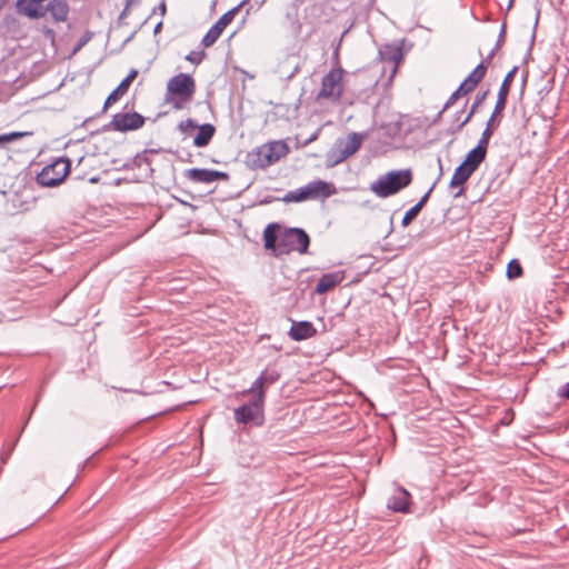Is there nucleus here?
Wrapping results in <instances>:
<instances>
[{
	"instance_id": "obj_24",
	"label": "nucleus",
	"mask_w": 569,
	"mask_h": 569,
	"mask_svg": "<svg viewBox=\"0 0 569 569\" xmlns=\"http://www.w3.org/2000/svg\"><path fill=\"white\" fill-rule=\"evenodd\" d=\"M263 146L268 152V157L271 164L280 160L289 152V147L287 146L286 142L281 140L264 143Z\"/></svg>"
},
{
	"instance_id": "obj_44",
	"label": "nucleus",
	"mask_w": 569,
	"mask_h": 569,
	"mask_svg": "<svg viewBox=\"0 0 569 569\" xmlns=\"http://www.w3.org/2000/svg\"><path fill=\"white\" fill-rule=\"evenodd\" d=\"M142 151L146 152L147 157H150L151 154H157V153L161 152L162 149L161 148H158V149L150 148V149H144Z\"/></svg>"
},
{
	"instance_id": "obj_11",
	"label": "nucleus",
	"mask_w": 569,
	"mask_h": 569,
	"mask_svg": "<svg viewBox=\"0 0 569 569\" xmlns=\"http://www.w3.org/2000/svg\"><path fill=\"white\" fill-rule=\"evenodd\" d=\"M518 71V67L515 66L511 70L508 71V73L505 76L500 88L498 90L497 94V101L493 108V116H501L502 111L506 108L508 94L510 91L511 82L515 78V74Z\"/></svg>"
},
{
	"instance_id": "obj_8",
	"label": "nucleus",
	"mask_w": 569,
	"mask_h": 569,
	"mask_svg": "<svg viewBox=\"0 0 569 569\" xmlns=\"http://www.w3.org/2000/svg\"><path fill=\"white\" fill-rule=\"evenodd\" d=\"M249 1L250 0H242L236 7L224 12L203 36L201 44L204 48L211 47L219 39L224 28L233 20L239 10Z\"/></svg>"
},
{
	"instance_id": "obj_3",
	"label": "nucleus",
	"mask_w": 569,
	"mask_h": 569,
	"mask_svg": "<svg viewBox=\"0 0 569 569\" xmlns=\"http://www.w3.org/2000/svg\"><path fill=\"white\" fill-rule=\"evenodd\" d=\"M196 91L194 79L188 73H178L167 83L166 101L173 108H182V103L191 100Z\"/></svg>"
},
{
	"instance_id": "obj_31",
	"label": "nucleus",
	"mask_w": 569,
	"mask_h": 569,
	"mask_svg": "<svg viewBox=\"0 0 569 569\" xmlns=\"http://www.w3.org/2000/svg\"><path fill=\"white\" fill-rule=\"evenodd\" d=\"M522 267L517 259L510 260L509 263L507 264L506 274L509 280L519 278L522 274Z\"/></svg>"
},
{
	"instance_id": "obj_29",
	"label": "nucleus",
	"mask_w": 569,
	"mask_h": 569,
	"mask_svg": "<svg viewBox=\"0 0 569 569\" xmlns=\"http://www.w3.org/2000/svg\"><path fill=\"white\" fill-rule=\"evenodd\" d=\"M487 71V64L485 61H481L476 66V68L467 76L465 81L470 84L473 89L477 88L479 82L483 79Z\"/></svg>"
},
{
	"instance_id": "obj_42",
	"label": "nucleus",
	"mask_w": 569,
	"mask_h": 569,
	"mask_svg": "<svg viewBox=\"0 0 569 569\" xmlns=\"http://www.w3.org/2000/svg\"><path fill=\"white\" fill-rule=\"evenodd\" d=\"M505 40H506V23L503 22L500 28L497 41H499V43H503Z\"/></svg>"
},
{
	"instance_id": "obj_23",
	"label": "nucleus",
	"mask_w": 569,
	"mask_h": 569,
	"mask_svg": "<svg viewBox=\"0 0 569 569\" xmlns=\"http://www.w3.org/2000/svg\"><path fill=\"white\" fill-rule=\"evenodd\" d=\"M152 160L150 157H147L146 152L141 151L138 152L134 157L129 159L124 164L123 168L126 170H134V169H141L143 166L148 167L149 177L153 176L154 169L152 168Z\"/></svg>"
},
{
	"instance_id": "obj_49",
	"label": "nucleus",
	"mask_w": 569,
	"mask_h": 569,
	"mask_svg": "<svg viewBox=\"0 0 569 569\" xmlns=\"http://www.w3.org/2000/svg\"><path fill=\"white\" fill-rule=\"evenodd\" d=\"M462 193H463V188L461 187V188H460V189H459V190L453 194V197H455V198H458V197H460Z\"/></svg>"
},
{
	"instance_id": "obj_39",
	"label": "nucleus",
	"mask_w": 569,
	"mask_h": 569,
	"mask_svg": "<svg viewBox=\"0 0 569 569\" xmlns=\"http://www.w3.org/2000/svg\"><path fill=\"white\" fill-rule=\"evenodd\" d=\"M433 187L435 184H432L430 187V189L420 198V200L415 204L416 207H418L420 210L423 208V206L426 204V202L428 201L429 197H430V193L431 191L433 190Z\"/></svg>"
},
{
	"instance_id": "obj_26",
	"label": "nucleus",
	"mask_w": 569,
	"mask_h": 569,
	"mask_svg": "<svg viewBox=\"0 0 569 569\" xmlns=\"http://www.w3.org/2000/svg\"><path fill=\"white\" fill-rule=\"evenodd\" d=\"M475 89L468 84L465 80L459 84V87L450 94V97L445 102L442 109L438 113V118L449 109L460 97L466 96L473 91Z\"/></svg>"
},
{
	"instance_id": "obj_19",
	"label": "nucleus",
	"mask_w": 569,
	"mask_h": 569,
	"mask_svg": "<svg viewBox=\"0 0 569 569\" xmlns=\"http://www.w3.org/2000/svg\"><path fill=\"white\" fill-rule=\"evenodd\" d=\"M46 13L49 12L54 22H64L69 13L67 0H48L44 4Z\"/></svg>"
},
{
	"instance_id": "obj_7",
	"label": "nucleus",
	"mask_w": 569,
	"mask_h": 569,
	"mask_svg": "<svg viewBox=\"0 0 569 569\" xmlns=\"http://www.w3.org/2000/svg\"><path fill=\"white\" fill-rule=\"evenodd\" d=\"M144 117L139 112H118L112 116L109 123L103 126V131H133L140 129L144 124Z\"/></svg>"
},
{
	"instance_id": "obj_53",
	"label": "nucleus",
	"mask_w": 569,
	"mask_h": 569,
	"mask_svg": "<svg viewBox=\"0 0 569 569\" xmlns=\"http://www.w3.org/2000/svg\"><path fill=\"white\" fill-rule=\"evenodd\" d=\"M503 43H499V41L496 42V46L492 48V49H496V51H498V49L502 46Z\"/></svg>"
},
{
	"instance_id": "obj_21",
	"label": "nucleus",
	"mask_w": 569,
	"mask_h": 569,
	"mask_svg": "<svg viewBox=\"0 0 569 569\" xmlns=\"http://www.w3.org/2000/svg\"><path fill=\"white\" fill-rule=\"evenodd\" d=\"M487 150V148L477 143L475 148L468 151L462 163L475 172L486 159Z\"/></svg>"
},
{
	"instance_id": "obj_5",
	"label": "nucleus",
	"mask_w": 569,
	"mask_h": 569,
	"mask_svg": "<svg viewBox=\"0 0 569 569\" xmlns=\"http://www.w3.org/2000/svg\"><path fill=\"white\" fill-rule=\"evenodd\" d=\"M264 402L261 401V395L253 397L249 402L234 409L233 417L237 423H250L262 426L264 422L263 412Z\"/></svg>"
},
{
	"instance_id": "obj_1",
	"label": "nucleus",
	"mask_w": 569,
	"mask_h": 569,
	"mask_svg": "<svg viewBox=\"0 0 569 569\" xmlns=\"http://www.w3.org/2000/svg\"><path fill=\"white\" fill-rule=\"evenodd\" d=\"M281 226L278 222H270L262 233L263 247L276 258L291 252L307 253L310 246V237L305 229L298 227L284 228L280 233Z\"/></svg>"
},
{
	"instance_id": "obj_4",
	"label": "nucleus",
	"mask_w": 569,
	"mask_h": 569,
	"mask_svg": "<svg viewBox=\"0 0 569 569\" xmlns=\"http://www.w3.org/2000/svg\"><path fill=\"white\" fill-rule=\"evenodd\" d=\"M71 162L68 158L61 157L44 166L37 176V182L43 187H56L60 184L70 172Z\"/></svg>"
},
{
	"instance_id": "obj_43",
	"label": "nucleus",
	"mask_w": 569,
	"mask_h": 569,
	"mask_svg": "<svg viewBox=\"0 0 569 569\" xmlns=\"http://www.w3.org/2000/svg\"><path fill=\"white\" fill-rule=\"evenodd\" d=\"M129 9L128 6H124L123 10L120 12L119 17H118V23L121 24L122 23V20H124L129 13Z\"/></svg>"
},
{
	"instance_id": "obj_28",
	"label": "nucleus",
	"mask_w": 569,
	"mask_h": 569,
	"mask_svg": "<svg viewBox=\"0 0 569 569\" xmlns=\"http://www.w3.org/2000/svg\"><path fill=\"white\" fill-rule=\"evenodd\" d=\"M379 54L382 60L398 63L402 59L401 47L396 44H385L379 50Z\"/></svg>"
},
{
	"instance_id": "obj_10",
	"label": "nucleus",
	"mask_w": 569,
	"mask_h": 569,
	"mask_svg": "<svg viewBox=\"0 0 569 569\" xmlns=\"http://www.w3.org/2000/svg\"><path fill=\"white\" fill-rule=\"evenodd\" d=\"M47 0H17L16 10L29 19H40L46 16L44 2Z\"/></svg>"
},
{
	"instance_id": "obj_16",
	"label": "nucleus",
	"mask_w": 569,
	"mask_h": 569,
	"mask_svg": "<svg viewBox=\"0 0 569 569\" xmlns=\"http://www.w3.org/2000/svg\"><path fill=\"white\" fill-rule=\"evenodd\" d=\"M345 278L343 271H333L323 273L318 280L313 292L317 295H323L339 284Z\"/></svg>"
},
{
	"instance_id": "obj_17",
	"label": "nucleus",
	"mask_w": 569,
	"mask_h": 569,
	"mask_svg": "<svg viewBox=\"0 0 569 569\" xmlns=\"http://www.w3.org/2000/svg\"><path fill=\"white\" fill-rule=\"evenodd\" d=\"M308 199L329 198L336 190L331 183L322 180H313L306 184Z\"/></svg>"
},
{
	"instance_id": "obj_54",
	"label": "nucleus",
	"mask_w": 569,
	"mask_h": 569,
	"mask_svg": "<svg viewBox=\"0 0 569 569\" xmlns=\"http://www.w3.org/2000/svg\"><path fill=\"white\" fill-rule=\"evenodd\" d=\"M512 3H513V0H509L508 9L512 6Z\"/></svg>"
},
{
	"instance_id": "obj_12",
	"label": "nucleus",
	"mask_w": 569,
	"mask_h": 569,
	"mask_svg": "<svg viewBox=\"0 0 569 569\" xmlns=\"http://www.w3.org/2000/svg\"><path fill=\"white\" fill-rule=\"evenodd\" d=\"M410 493L402 487H397L389 497L387 508L393 512L408 513L410 511Z\"/></svg>"
},
{
	"instance_id": "obj_6",
	"label": "nucleus",
	"mask_w": 569,
	"mask_h": 569,
	"mask_svg": "<svg viewBox=\"0 0 569 569\" xmlns=\"http://www.w3.org/2000/svg\"><path fill=\"white\" fill-rule=\"evenodd\" d=\"M342 76V68L330 69L321 79V88L317 94V99L339 101L343 92Z\"/></svg>"
},
{
	"instance_id": "obj_40",
	"label": "nucleus",
	"mask_w": 569,
	"mask_h": 569,
	"mask_svg": "<svg viewBox=\"0 0 569 569\" xmlns=\"http://www.w3.org/2000/svg\"><path fill=\"white\" fill-rule=\"evenodd\" d=\"M557 396L562 399H569V381L558 389Z\"/></svg>"
},
{
	"instance_id": "obj_36",
	"label": "nucleus",
	"mask_w": 569,
	"mask_h": 569,
	"mask_svg": "<svg viewBox=\"0 0 569 569\" xmlns=\"http://www.w3.org/2000/svg\"><path fill=\"white\" fill-rule=\"evenodd\" d=\"M420 211L421 210L416 206L407 210L405 216L402 217L401 226L405 228L408 227L411 223V221L419 214Z\"/></svg>"
},
{
	"instance_id": "obj_30",
	"label": "nucleus",
	"mask_w": 569,
	"mask_h": 569,
	"mask_svg": "<svg viewBox=\"0 0 569 569\" xmlns=\"http://www.w3.org/2000/svg\"><path fill=\"white\" fill-rule=\"evenodd\" d=\"M308 199L306 186L288 191L281 200L283 202H301Z\"/></svg>"
},
{
	"instance_id": "obj_32",
	"label": "nucleus",
	"mask_w": 569,
	"mask_h": 569,
	"mask_svg": "<svg viewBox=\"0 0 569 569\" xmlns=\"http://www.w3.org/2000/svg\"><path fill=\"white\" fill-rule=\"evenodd\" d=\"M264 381L261 376H259L250 386V388L246 392H252L253 397H258L261 395V401L264 402L266 392H264Z\"/></svg>"
},
{
	"instance_id": "obj_46",
	"label": "nucleus",
	"mask_w": 569,
	"mask_h": 569,
	"mask_svg": "<svg viewBox=\"0 0 569 569\" xmlns=\"http://www.w3.org/2000/svg\"><path fill=\"white\" fill-rule=\"evenodd\" d=\"M159 9L161 11V14H164V12H166V3H164V1H161V3L159 4Z\"/></svg>"
},
{
	"instance_id": "obj_25",
	"label": "nucleus",
	"mask_w": 569,
	"mask_h": 569,
	"mask_svg": "<svg viewBox=\"0 0 569 569\" xmlns=\"http://www.w3.org/2000/svg\"><path fill=\"white\" fill-rule=\"evenodd\" d=\"M501 118L502 114L493 116V112L491 113L489 120L486 123V128L483 129L480 139L478 140V144L488 149L490 138L492 137L493 131L500 126Z\"/></svg>"
},
{
	"instance_id": "obj_35",
	"label": "nucleus",
	"mask_w": 569,
	"mask_h": 569,
	"mask_svg": "<svg viewBox=\"0 0 569 569\" xmlns=\"http://www.w3.org/2000/svg\"><path fill=\"white\" fill-rule=\"evenodd\" d=\"M32 132L30 131H12L9 133L0 134V142H9L12 140H17L19 138L31 136Z\"/></svg>"
},
{
	"instance_id": "obj_50",
	"label": "nucleus",
	"mask_w": 569,
	"mask_h": 569,
	"mask_svg": "<svg viewBox=\"0 0 569 569\" xmlns=\"http://www.w3.org/2000/svg\"><path fill=\"white\" fill-rule=\"evenodd\" d=\"M496 52H497V51H496V49H491V50H490V52L488 53V56H489L490 58H493V57H495V54H496Z\"/></svg>"
},
{
	"instance_id": "obj_27",
	"label": "nucleus",
	"mask_w": 569,
	"mask_h": 569,
	"mask_svg": "<svg viewBox=\"0 0 569 569\" xmlns=\"http://www.w3.org/2000/svg\"><path fill=\"white\" fill-rule=\"evenodd\" d=\"M473 171L462 162L455 169L451 180L449 182L450 188L462 186L471 177Z\"/></svg>"
},
{
	"instance_id": "obj_2",
	"label": "nucleus",
	"mask_w": 569,
	"mask_h": 569,
	"mask_svg": "<svg viewBox=\"0 0 569 569\" xmlns=\"http://www.w3.org/2000/svg\"><path fill=\"white\" fill-rule=\"evenodd\" d=\"M411 181V169L391 170L373 181L370 190L379 198H387L408 187Z\"/></svg>"
},
{
	"instance_id": "obj_45",
	"label": "nucleus",
	"mask_w": 569,
	"mask_h": 569,
	"mask_svg": "<svg viewBox=\"0 0 569 569\" xmlns=\"http://www.w3.org/2000/svg\"><path fill=\"white\" fill-rule=\"evenodd\" d=\"M273 200H280L279 198H272L270 196L264 197L262 200H260V204H268L271 203Z\"/></svg>"
},
{
	"instance_id": "obj_9",
	"label": "nucleus",
	"mask_w": 569,
	"mask_h": 569,
	"mask_svg": "<svg viewBox=\"0 0 569 569\" xmlns=\"http://www.w3.org/2000/svg\"><path fill=\"white\" fill-rule=\"evenodd\" d=\"M186 177L196 183H212L218 180H229V174L224 171L207 168H191L186 170Z\"/></svg>"
},
{
	"instance_id": "obj_52",
	"label": "nucleus",
	"mask_w": 569,
	"mask_h": 569,
	"mask_svg": "<svg viewBox=\"0 0 569 569\" xmlns=\"http://www.w3.org/2000/svg\"><path fill=\"white\" fill-rule=\"evenodd\" d=\"M47 34L50 36L52 39L54 38V32L52 30H47Z\"/></svg>"
},
{
	"instance_id": "obj_48",
	"label": "nucleus",
	"mask_w": 569,
	"mask_h": 569,
	"mask_svg": "<svg viewBox=\"0 0 569 569\" xmlns=\"http://www.w3.org/2000/svg\"><path fill=\"white\" fill-rule=\"evenodd\" d=\"M139 0H126V6L130 8L134 2H138Z\"/></svg>"
},
{
	"instance_id": "obj_14",
	"label": "nucleus",
	"mask_w": 569,
	"mask_h": 569,
	"mask_svg": "<svg viewBox=\"0 0 569 569\" xmlns=\"http://www.w3.org/2000/svg\"><path fill=\"white\" fill-rule=\"evenodd\" d=\"M317 330L313 327L312 322L302 320V321H292V325L289 329V337L293 341H302L316 336Z\"/></svg>"
},
{
	"instance_id": "obj_47",
	"label": "nucleus",
	"mask_w": 569,
	"mask_h": 569,
	"mask_svg": "<svg viewBox=\"0 0 569 569\" xmlns=\"http://www.w3.org/2000/svg\"><path fill=\"white\" fill-rule=\"evenodd\" d=\"M161 27H162V22L160 21V22H158V23L156 24L153 32H154V33H158V32L161 30Z\"/></svg>"
},
{
	"instance_id": "obj_51",
	"label": "nucleus",
	"mask_w": 569,
	"mask_h": 569,
	"mask_svg": "<svg viewBox=\"0 0 569 569\" xmlns=\"http://www.w3.org/2000/svg\"><path fill=\"white\" fill-rule=\"evenodd\" d=\"M492 58H490L489 56L486 57V59L483 60L485 63L488 66L490 62H491Z\"/></svg>"
},
{
	"instance_id": "obj_13",
	"label": "nucleus",
	"mask_w": 569,
	"mask_h": 569,
	"mask_svg": "<svg viewBox=\"0 0 569 569\" xmlns=\"http://www.w3.org/2000/svg\"><path fill=\"white\" fill-rule=\"evenodd\" d=\"M138 76L137 69H131L130 72L122 79V81L109 93L107 97L102 112L107 111V109L114 102H117L129 89L131 82Z\"/></svg>"
},
{
	"instance_id": "obj_18",
	"label": "nucleus",
	"mask_w": 569,
	"mask_h": 569,
	"mask_svg": "<svg viewBox=\"0 0 569 569\" xmlns=\"http://www.w3.org/2000/svg\"><path fill=\"white\" fill-rule=\"evenodd\" d=\"M488 93H489V90H485L483 92H478L477 96L475 97V100L471 103L470 110H469L468 114L465 117V119L461 120V122H459L458 124H455V126L451 124L447 129V132L450 133V134H456V133L460 132L462 130V128L467 123L470 122L472 117L476 114L478 108L483 103V101L487 98Z\"/></svg>"
},
{
	"instance_id": "obj_34",
	"label": "nucleus",
	"mask_w": 569,
	"mask_h": 569,
	"mask_svg": "<svg viewBox=\"0 0 569 569\" xmlns=\"http://www.w3.org/2000/svg\"><path fill=\"white\" fill-rule=\"evenodd\" d=\"M260 376L262 377L266 386H270L276 383L280 379V372L276 369H267L263 370Z\"/></svg>"
},
{
	"instance_id": "obj_38",
	"label": "nucleus",
	"mask_w": 569,
	"mask_h": 569,
	"mask_svg": "<svg viewBox=\"0 0 569 569\" xmlns=\"http://www.w3.org/2000/svg\"><path fill=\"white\" fill-rule=\"evenodd\" d=\"M90 40V34H84L82 36L76 43L72 52L76 53L78 52L80 49H82V47H84L87 44V42Z\"/></svg>"
},
{
	"instance_id": "obj_22",
	"label": "nucleus",
	"mask_w": 569,
	"mask_h": 569,
	"mask_svg": "<svg viewBox=\"0 0 569 569\" xmlns=\"http://www.w3.org/2000/svg\"><path fill=\"white\" fill-rule=\"evenodd\" d=\"M198 133L193 138V146L197 148H203L208 146L214 136L216 128L211 123H203L198 126Z\"/></svg>"
},
{
	"instance_id": "obj_41",
	"label": "nucleus",
	"mask_w": 569,
	"mask_h": 569,
	"mask_svg": "<svg viewBox=\"0 0 569 569\" xmlns=\"http://www.w3.org/2000/svg\"><path fill=\"white\" fill-rule=\"evenodd\" d=\"M467 104H468V100L465 101L463 107L460 110L455 112V114H453V122H457V124L459 122H461L460 118H461L462 113L465 112V108L467 107Z\"/></svg>"
},
{
	"instance_id": "obj_20",
	"label": "nucleus",
	"mask_w": 569,
	"mask_h": 569,
	"mask_svg": "<svg viewBox=\"0 0 569 569\" xmlns=\"http://www.w3.org/2000/svg\"><path fill=\"white\" fill-rule=\"evenodd\" d=\"M360 146L361 137L357 132L351 133L346 141L339 144V156L335 160V163H339L346 160L348 157L353 154L360 148Z\"/></svg>"
},
{
	"instance_id": "obj_37",
	"label": "nucleus",
	"mask_w": 569,
	"mask_h": 569,
	"mask_svg": "<svg viewBox=\"0 0 569 569\" xmlns=\"http://www.w3.org/2000/svg\"><path fill=\"white\" fill-rule=\"evenodd\" d=\"M203 57H204V52L202 50H200V51H190L186 56V60L191 62V63H193V64H199V63H201Z\"/></svg>"
},
{
	"instance_id": "obj_15",
	"label": "nucleus",
	"mask_w": 569,
	"mask_h": 569,
	"mask_svg": "<svg viewBox=\"0 0 569 569\" xmlns=\"http://www.w3.org/2000/svg\"><path fill=\"white\" fill-rule=\"evenodd\" d=\"M244 162L247 167L252 170L264 169L271 164L263 144L249 151L246 156Z\"/></svg>"
},
{
	"instance_id": "obj_33",
	"label": "nucleus",
	"mask_w": 569,
	"mask_h": 569,
	"mask_svg": "<svg viewBox=\"0 0 569 569\" xmlns=\"http://www.w3.org/2000/svg\"><path fill=\"white\" fill-rule=\"evenodd\" d=\"M198 128V123L191 119V118H188L183 121H180L179 124H178V129L179 131L187 138L191 134V132L193 130H196Z\"/></svg>"
}]
</instances>
